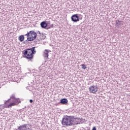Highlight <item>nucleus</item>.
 <instances>
[{
	"label": "nucleus",
	"mask_w": 130,
	"mask_h": 130,
	"mask_svg": "<svg viewBox=\"0 0 130 130\" xmlns=\"http://www.w3.org/2000/svg\"><path fill=\"white\" fill-rule=\"evenodd\" d=\"M61 123L63 125H66V126H72V125L79 124L80 119L67 116L62 118Z\"/></svg>",
	"instance_id": "nucleus-1"
},
{
	"label": "nucleus",
	"mask_w": 130,
	"mask_h": 130,
	"mask_svg": "<svg viewBox=\"0 0 130 130\" xmlns=\"http://www.w3.org/2000/svg\"><path fill=\"white\" fill-rule=\"evenodd\" d=\"M20 100L15 98V96H11L8 100L6 101L4 105H1V107L5 108H11L13 106H15L20 103Z\"/></svg>",
	"instance_id": "nucleus-2"
},
{
	"label": "nucleus",
	"mask_w": 130,
	"mask_h": 130,
	"mask_svg": "<svg viewBox=\"0 0 130 130\" xmlns=\"http://www.w3.org/2000/svg\"><path fill=\"white\" fill-rule=\"evenodd\" d=\"M35 53H36L35 47L27 49L24 50V56L27 58V59H29V60L33 59V57L34 56L33 54H35Z\"/></svg>",
	"instance_id": "nucleus-3"
},
{
	"label": "nucleus",
	"mask_w": 130,
	"mask_h": 130,
	"mask_svg": "<svg viewBox=\"0 0 130 130\" xmlns=\"http://www.w3.org/2000/svg\"><path fill=\"white\" fill-rule=\"evenodd\" d=\"M25 36H27V40L28 41H34L37 37V34L33 30H30L25 35Z\"/></svg>",
	"instance_id": "nucleus-4"
},
{
	"label": "nucleus",
	"mask_w": 130,
	"mask_h": 130,
	"mask_svg": "<svg viewBox=\"0 0 130 130\" xmlns=\"http://www.w3.org/2000/svg\"><path fill=\"white\" fill-rule=\"evenodd\" d=\"M89 91L90 93H93V94H95V93L98 91V88H97V86L93 85L89 88Z\"/></svg>",
	"instance_id": "nucleus-5"
},
{
	"label": "nucleus",
	"mask_w": 130,
	"mask_h": 130,
	"mask_svg": "<svg viewBox=\"0 0 130 130\" xmlns=\"http://www.w3.org/2000/svg\"><path fill=\"white\" fill-rule=\"evenodd\" d=\"M71 19L73 22H79L80 18L78 16V14H74L71 17Z\"/></svg>",
	"instance_id": "nucleus-6"
},
{
	"label": "nucleus",
	"mask_w": 130,
	"mask_h": 130,
	"mask_svg": "<svg viewBox=\"0 0 130 130\" xmlns=\"http://www.w3.org/2000/svg\"><path fill=\"white\" fill-rule=\"evenodd\" d=\"M48 53H49V51L47 49L45 50L43 53V56L46 58V59H47L48 58Z\"/></svg>",
	"instance_id": "nucleus-7"
},
{
	"label": "nucleus",
	"mask_w": 130,
	"mask_h": 130,
	"mask_svg": "<svg viewBox=\"0 0 130 130\" xmlns=\"http://www.w3.org/2000/svg\"><path fill=\"white\" fill-rule=\"evenodd\" d=\"M27 124H24L18 127V130H27Z\"/></svg>",
	"instance_id": "nucleus-8"
},
{
	"label": "nucleus",
	"mask_w": 130,
	"mask_h": 130,
	"mask_svg": "<svg viewBox=\"0 0 130 130\" xmlns=\"http://www.w3.org/2000/svg\"><path fill=\"white\" fill-rule=\"evenodd\" d=\"M42 28H46L47 27V23L46 21H43L41 23Z\"/></svg>",
	"instance_id": "nucleus-9"
},
{
	"label": "nucleus",
	"mask_w": 130,
	"mask_h": 130,
	"mask_svg": "<svg viewBox=\"0 0 130 130\" xmlns=\"http://www.w3.org/2000/svg\"><path fill=\"white\" fill-rule=\"evenodd\" d=\"M60 103H61L62 104H68V99H62L61 100H60Z\"/></svg>",
	"instance_id": "nucleus-10"
},
{
	"label": "nucleus",
	"mask_w": 130,
	"mask_h": 130,
	"mask_svg": "<svg viewBox=\"0 0 130 130\" xmlns=\"http://www.w3.org/2000/svg\"><path fill=\"white\" fill-rule=\"evenodd\" d=\"M121 24H122V21H120L119 20L116 21V25L117 26V27H120V25H121Z\"/></svg>",
	"instance_id": "nucleus-11"
},
{
	"label": "nucleus",
	"mask_w": 130,
	"mask_h": 130,
	"mask_svg": "<svg viewBox=\"0 0 130 130\" xmlns=\"http://www.w3.org/2000/svg\"><path fill=\"white\" fill-rule=\"evenodd\" d=\"M24 38H25V37H24V36L21 35L19 37L18 40H19V41H20V42H23V41H24Z\"/></svg>",
	"instance_id": "nucleus-12"
},
{
	"label": "nucleus",
	"mask_w": 130,
	"mask_h": 130,
	"mask_svg": "<svg viewBox=\"0 0 130 130\" xmlns=\"http://www.w3.org/2000/svg\"><path fill=\"white\" fill-rule=\"evenodd\" d=\"M86 66H82V69H83V70H86Z\"/></svg>",
	"instance_id": "nucleus-13"
},
{
	"label": "nucleus",
	"mask_w": 130,
	"mask_h": 130,
	"mask_svg": "<svg viewBox=\"0 0 130 130\" xmlns=\"http://www.w3.org/2000/svg\"><path fill=\"white\" fill-rule=\"evenodd\" d=\"M29 102H30V103H33V100H30Z\"/></svg>",
	"instance_id": "nucleus-14"
},
{
	"label": "nucleus",
	"mask_w": 130,
	"mask_h": 130,
	"mask_svg": "<svg viewBox=\"0 0 130 130\" xmlns=\"http://www.w3.org/2000/svg\"><path fill=\"white\" fill-rule=\"evenodd\" d=\"M37 33H39V34H40V35H41V33H40V32L39 31H38Z\"/></svg>",
	"instance_id": "nucleus-15"
},
{
	"label": "nucleus",
	"mask_w": 130,
	"mask_h": 130,
	"mask_svg": "<svg viewBox=\"0 0 130 130\" xmlns=\"http://www.w3.org/2000/svg\"><path fill=\"white\" fill-rule=\"evenodd\" d=\"M24 43L25 44V43H27V41H25L24 42Z\"/></svg>",
	"instance_id": "nucleus-16"
},
{
	"label": "nucleus",
	"mask_w": 130,
	"mask_h": 130,
	"mask_svg": "<svg viewBox=\"0 0 130 130\" xmlns=\"http://www.w3.org/2000/svg\"><path fill=\"white\" fill-rule=\"evenodd\" d=\"M81 66H85V64H81Z\"/></svg>",
	"instance_id": "nucleus-17"
}]
</instances>
